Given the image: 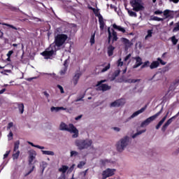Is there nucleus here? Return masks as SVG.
I'll return each instance as SVG.
<instances>
[{
	"mask_svg": "<svg viewBox=\"0 0 179 179\" xmlns=\"http://www.w3.org/2000/svg\"><path fill=\"white\" fill-rule=\"evenodd\" d=\"M60 131H67L70 134H74L72 135V138H78L79 136V130L76 128L73 124H69V127L66 124L62 122L59 126Z\"/></svg>",
	"mask_w": 179,
	"mask_h": 179,
	"instance_id": "nucleus-1",
	"label": "nucleus"
},
{
	"mask_svg": "<svg viewBox=\"0 0 179 179\" xmlns=\"http://www.w3.org/2000/svg\"><path fill=\"white\" fill-rule=\"evenodd\" d=\"M76 146H78L80 150H83V149H87L92 146L93 141L92 140H76Z\"/></svg>",
	"mask_w": 179,
	"mask_h": 179,
	"instance_id": "nucleus-2",
	"label": "nucleus"
},
{
	"mask_svg": "<svg viewBox=\"0 0 179 179\" xmlns=\"http://www.w3.org/2000/svg\"><path fill=\"white\" fill-rule=\"evenodd\" d=\"M68 40V35L64 34H58L55 37V47H62L65 44V41Z\"/></svg>",
	"mask_w": 179,
	"mask_h": 179,
	"instance_id": "nucleus-3",
	"label": "nucleus"
},
{
	"mask_svg": "<svg viewBox=\"0 0 179 179\" xmlns=\"http://www.w3.org/2000/svg\"><path fill=\"white\" fill-rule=\"evenodd\" d=\"M128 143H129V137L125 136L124 138L120 139L116 145L117 152H122L124 149L128 146Z\"/></svg>",
	"mask_w": 179,
	"mask_h": 179,
	"instance_id": "nucleus-4",
	"label": "nucleus"
},
{
	"mask_svg": "<svg viewBox=\"0 0 179 179\" xmlns=\"http://www.w3.org/2000/svg\"><path fill=\"white\" fill-rule=\"evenodd\" d=\"M163 113V107L161 108V110L157 112L155 115L150 116V117L147 118L145 120H144L143 122L141 124V127L143 128L144 127H148L150 122H152V121H155L160 114Z\"/></svg>",
	"mask_w": 179,
	"mask_h": 179,
	"instance_id": "nucleus-5",
	"label": "nucleus"
},
{
	"mask_svg": "<svg viewBox=\"0 0 179 179\" xmlns=\"http://www.w3.org/2000/svg\"><path fill=\"white\" fill-rule=\"evenodd\" d=\"M108 43L110 44L111 43V40H112V43H114L115 41H117L118 40V36L117 34V31H115V30H114V29H111L110 27L108 28Z\"/></svg>",
	"mask_w": 179,
	"mask_h": 179,
	"instance_id": "nucleus-6",
	"label": "nucleus"
},
{
	"mask_svg": "<svg viewBox=\"0 0 179 179\" xmlns=\"http://www.w3.org/2000/svg\"><path fill=\"white\" fill-rule=\"evenodd\" d=\"M142 0H132L130 1V3L133 8V10L135 12H140L143 10L145 7L141 4Z\"/></svg>",
	"mask_w": 179,
	"mask_h": 179,
	"instance_id": "nucleus-7",
	"label": "nucleus"
},
{
	"mask_svg": "<svg viewBox=\"0 0 179 179\" xmlns=\"http://www.w3.org/2000/svg\"><path fill=\"white\" fill-rule=\"evenodd\" d=\"M54 48H52V45H50L49 48H48L44 52L41 53L43 57H45L46 59H48L50 57L54 55V52L56 51L55 45H53Z\"/></svg>",
	"mask_w": 179,
	"mask_h": 179,
	"instance_id": "nucleus-8",
	"label": "nucleus"
},
{
	"mask_svg": "<svg viewBox=\"0 0 179 179\" xmlns=\"http://www.w3.org/2000/svg\"><path fill=\"white\" fill-rule=\"evenodd\" d=\"M20 145V141H17L14 143V148L13 152V160H17L19 156H20V151L19 150V146Z\"/></svg>",
	"mask_w": 179,
	"mask_h": 179,
	"instance_id": "nucleus-9",
	"label": "nucleus"
},
{
	"mask_svg": "<svg viewBox=\"0 0 179 179\" xmlns=\"http://www.w3.org/2000/svg\"><path fill=\"white\" fill-rule=\"evenodd\" d=\"M106 82H107V80H101L98 81L96 85V87H99V90H101L102 92H107V90H110V89H111L110 86L107 84H103Z\"/></svg>",
	"mask_w": 179,
	"mask_h": 179,
	"instance_id": "nucleus-10",
	"label": "nucleus"
},
{
	"mask_svg": "<svg viewBox=\"0 0 179 179\" xmlns=\"http://www.w3.org/2000/svg\"><path fill=\"white\" fill-rule=\"evenodd\" d=\"M115 173V169L108 168L102 172V179H106L108 178V177H113Z\"/></svg>",
	"mask_w": 179,
	"mask_h": 179,
	"instance_id": "nucleus-11",
	"label": "nucleus"
},
{
	"mask_svg": "<svg viewBox=\"0 0 179 179\" xmlns=\"http://www.w3.org/2000/svg\"><path fill=\"white\" fill-rule=\"evenodd\" d=\"M178 115H179V112L176 115H174L172 117H171L170 119H169L164 123V124L162 127V132H166V129H167V128L169 127V125H170V124H171V122H173V120H176V118H177V117H178Z\"/></svg>",
	"mask_w": 179,
	"mask_h": 179,
	"instance_id": "nucleus-12",
	"label": "nucleus"
},
{
	"mask_svg": "<svg viewBox=\"0 0 179 179\" xmlns=\"http://www.w3.org/2000/svg\"><path fill=\"white\" fill-rule=\"evenodd\" d=\"M178 115H179V112L176 115H174L172 117H171L170 119H169L164 123V124L162 127V132H166V129H167V128L169 127V125H170V124H171V122H173V120H176V118H177V117H178Z\"/></svg>",
	"mask_w": 179,
	"mask_h": 179,
	"instance_id": "nucleus-13",
	"label": "nucleus"
},
{
	"mask_svg": "<svg viewBox=\"0 0 179 179\" xmlns=\"http://www.w3.org/2000/svg\"><path fill=\"white\" fill-rule=\"evenodd\" d=\"M29 155V165L30 166L31 163H33V160L36 159V156H37V153L34 150H30L28 151Z\"/></svg>",
	"mask_w": 179,
	"mask_h": 179,
	"instance_id": "nucleus-14",
	"label": "nucleus"
},
{
	"mask_svg": "<svg viewBox=\"0 0 179 179\" xmlns=\"http://www.w3.org/2000/svg\"><path fill=\"white\" fill-rule=\"evenodd\" d=\"M124 104H125V99H120L112 102L110 107H121V106H124Z\"/></svg>",
	"mask_w": 179,
	"mask_h": 179,
	"instance_id": "nucleus-15",
	"label": "nucleus"
},
{
	"mask_svg": "<svg viewBox=\"0 0 179 179\" xmlns=\"http://www.w3.org/2000/svg\"><path fill=\"white\" fill-rule=\"evenodd\" d=\"M96 16L99 17V29L101 31L104 30V26H106V22H104V19L103 18V15L101 14H96Z\"/></svg>",
	"mask_w": 179,
	"mask_h": 179,
	"instance_id": "nucleus-16",
	"label": "nucleus"
},
{
	"mask_svg": "<svg viewBox=\"0 0 179 179\" xmlns=\"http://www.w3.org/2000/svg\"><path fill=\"white\" fill-rule=\"evenodd\" d=\"M80 76H82V73H76L74 76L73 77L72 82L74 85V86H76L78 85V82H79V79H80Z\"/></svg>",
	"mask_w": 179,
	"mask_h": 179,
	"instance_id": "nucleus-17",
	"label": "nucleus"
},
{
	"mask_svg": "<svg viewBox=\"0 0 179 179\" xmlns=\"http://www.w3.org/2000/svg\"><path fill=\"white\" fill-rule=\"evenodd\" d=\"M147 108H148V106L145 105L144 107L141 108L140 110L134 112L131 115V118H135V117H138V115H139V114H142V113H143V111H145V110H146Z\"/></svg>",
	"mask_w": 179,
	"mask_h": 179,
	"instance_id": "nucleus-18",
	"label": "nucleus"
},
{
	"mask_svg": "<svg viewBox=\"0 0 179 179\" xmlns=\"http://www.w3.org/2000/svg\"><path fill=\"white\" fill-rule=\"evenodd\" d=\"M169 114V112L168 111L166 113V115L156 125V127H155L156 129H159L160 127L162 125H163V124L164 123V121H166V120H167V117H168Z\"/></svg>",
	"mask_w": 179,
	"mask_h": 179,
	"instance_id": "nucleus-19",
	"label": "nucleus"
},
{
	"mask_svg": "<svg viewBox=\"0 0 179 179\" xmlns=\"http://www.w3.org/2000/svg\"><path fill=\"white\" fill-rule=\"evenodd\" d=\"M134 59H136V62L135 64V65L133 66V68L135 69L136 68H139V66H141V65H142V58H141V57H134Z\"/></svg>",
	"mask_w": 179,
	"mask_h": 179,
	"instance_id": "nucleus-20",
	"label": "nucleus"
},
{
	"mask_svg": "<svg viewBox=\"0 0 179 179\" xmlns=\"http://www.w3.org/2000/svg\"><path fill=\"white\" fill-rule=\"evenodd\" d=\"M114 50H115V47L113 46L112 45H110L108 47V57H113L114 54Z\"/></svg>",
	"mask_w": 179,
	"mask_h": 179,
	"instance_id": "nucleus-21",
	"label": "nucleus"
},
{
	"mask_svg": "<svg viewBox=\"0 0 179 179\" xmlns=\"http://www.w3.org/2000/svg\"><path fill=\"white\" fill-rule=\"evenodd\" d=\"M106 64L107 63H103V64L101 65V66L103 67V69L101 71V73H103V72H107V71H108V69L111 68V64H110V63H108L107 65Z\"/></svg>",
	"mask_w": 179,
	"mask_h": 179,
	"instance_id": "nucleus-22",
	"label": "nucleus"
},
{
	"mask_svg": "<svg viewBox=\"0 0 179 179\" xmlns=\"http://www.w3.org/2000/svg\"><path fill=\"white\" fill-rule=\"evenodd\" d=\"M113 29H115L116 30H118V31H122V33H125L126 30L125 28L122 27L121 26L116 25L115 24H113Z\"/></svg>",
	"mask_w": 179,
	"mask_h": 179,
	"instance_id": "nucleus-23",
	"label": "nucleus"
},
{
	"mask_svg": "<svg viewBox=\"0 0 179 179\" xmlns=\"http://www.w3.org/2000/svg\"><path fill=\"white\" fill-rule=\"evenodd\" d=\"M17 106L20 114H23V113H24V104H23V103H17Z\"/></svg>",
	"mask_w": 179,
	"mask_h": 179,
	"instance_id": "nucleus-24",
	"label": "nucleus"
},
{
	"mask_svg": "<svg viewBox=\"0 0 179 179\" xmlns=\"http://www.w3.org/2000/svg\"><path fill=\"white\" fill-rule=\"evenodd\" d=\"M160 65V63L157 61H154L151 63L150 65V69H156V68H158V66Z\"/></svg>",
	"mask_w": 179,
	"mask_h": 179,
	"instance_id": "nucleus-25",
	"label": "nucleus"
},
{
	"mask_svg": "<svg viewBox=\"0 0 179 179\" xmlns=\"http://www.w3.org/2000/svg\"><path fill=\"white\" fill-rule=\"evenodd\" d=\"M69 169L68 166L66 165H62L61 168L59 169V171L60 173H62L63 174H65L66 173V171Z\"/></svg>",
	"mask_w": 179,
	"mask_h": 179,
	"instance_id": "nucleus-26",
	"label": "nucleus"
},
{
	"mask_svg": "<svg viewBox=\"0 0 179 179\" xmlns=\"http://www.w3.org/2000/svg\"><path fill=\"white\" fill-rule=\"evenodd\" d=\"M0 24H2L3 26H7V27H10V29H13L14 30H20V28H16V27L7 23H1Z\"/></svg>",
	"mask_w": 179,
	"mask_h": 179,
	"instance_id": "nucleus-27",
	"label": "nucleus"
},
{
	"mask_svg": "<svg viewBox=\"0 0 179 179\" xmlns=\"http://www.w3.org/2000/svg\"><path fill=\"white\" fill-rule=\"evenodd\" d=\"M43 155H47L48 156H54L55 154L52 151L42 150Z\"/></svg>",
	"mask_w": 179,
	"mask_h": 179,
	"instance_id": "nucleus-28",
	"label": "nucleus"
},
{
	"mask_svg": "<svg viewBox=\"0 0 179 179\" xmlns=\"http://www.w3.org/2000/svg\"><path fill=\"white\" fill-rule=\"evenodd\" d=\"M151 20H155V22H163L164 20V18H160L157 16L151 17Z\"/></svg>",
	"mask_w": 179,
	"mask_h": 179,
	"instance_id": "nucleus-29",
	"label": "nucleus"
},
{
	"mask_svg": "<svg viewBox=\"0 0 179 179\" xmlns=\"http://www.w3.org/2000/svg\"><path fill=\"white\" fill-rule=\"evenodd\" d=\"M94 37H96V32L93 33L91 36L90 41L91 45H93V44H94L95 43Z\"/></svg>",
	"mask_w": 179,
	"mask_h": 179,
	"instance_id": "nucleus-30",
	"label": "nucleus"
},
{
	"mask_svg": "<svg viewBox=\"0 0 179 179\" xmlns=\"http://www.w3.org/2000/svg\"><path fill=\"white\" fill-rule=\"evenodd\" d=\"M145 131L146 130H142V131H138L137 133H136L132 136L133 139H135V138H136L138 135H142V134H143V132H145Z\"/></svg>",
	"mask_w": 179,
	"mask_h": 179,
	"instance_id": "nucleus-31",
	"label": "nucleus"
},
{
	"mask_svg": "<svg viewBox=\"0 0 179 179\" xmlns=\"http://www.w3.org/2000/svg\"><path fill=\"white\" fill-rule=\"evenodd\" d=\"M128 13H129V16H131V17H136V16H137L136 13H135L131 10H128Z\"/></svg>",
	"mask_w": 179,
	"mask_h": 179,
	"instance_id": "nucleus-32",
	"label": "nucleus"
},
{
	"mask_svg": "<svg viewBox=\"0 0 179 179\" xmlns=\"http://www.w3.org/2000/svg\"><path fill=\"white\" fill-rule=\"evenodd\" d=\"M120 71H116L113 73L112 80H114L120 75Z\"/></svg>",
	"mask_w": 179,
	"mask_h": 179,
	"instance_id": "nucleus-33",
	"label": "nucleus"
},
{
	"mask_svg": "<svg viewBox=\"0 0 179 179\" xmlns=\"http://www.w3.org/2000/svg\"><path fill=\"white\" fill-rule=\"evenodd\" d=\"M79 155V152H78L77 151H71L70 152V156L71 157H76V156H78Z\"/></svg>",
	"mask_w": 179,
	"mask_h": 179,
	"instance_id": "nucleus-34",
	"label": "nucleus"
},
{
	"mask_svg": "<svg viewBox=\"0 0 179 179\" xmlns=\"http://www.w3.org/2000/svg\"><path fill=\"white\" fill-rule=\"evenodd\" d=\"M171 41L173 44V45H176L177 43H178V39L176 38V36H173L171 37Z\"/></svg>",
	"mask_w": 179,
	"mask_h": 179,
	"instance_id": "nucleus-35",
	"label": "nucleus"
},
{
	"mask_svg": "<svg viewBox=\"0 0 179 179\" xmlns=\"http://www.w3.org/2000/svg\"><path fill=\"white\" fill-rule=\"evenodd\" d=\"M86 164V162L81 161L80 162V163L78 164L77 167L78 169H83V166H85Z\"/></svg>",
	"mask_w": 179,
	"mask_h": 179,
	"instance_id": "nucleus-36",
	"label": "nucleus"
},
{
	"mask_svg": "<svg viewBox=\"0 0 179 179\" xmlns=\"http://www.w3.org/2000/svg\"><path fill=\"white\" fill-rule=\"evenodd\" d=\"M152 34H153V30L149 29V30L148 31V34H147V36H145V40H146V38H149V37H152Z\"/></svg>",
	"mask_w": 179,
	"mask_h": 179,
	"instance_id": "nucleus-37",
	"label": "nucleus"
},
{
	"mask_svg": "<svg viewBox=\"0 0 179 179\" xmlns=\"http://www.w3.org/2000/svg\"><path fill=\"white\" fill-rule=\"evenodd\" d=\"M179 31V22L176 24V27L173 29V32Z\"/></svg>",
	"mask_w": 179,
	"mask_h": 179,
	"instance_id": "nucleus-38",
	"label": "nucleus"
},
{
	"mask_svg": "<svg viewBox=\"0 0 179 179\" xmlns=\"http://www.w3.org/2000/svg\"><path fill=\"white\" fill-rule=\"evenodd\" d=\"M157 61L159 64H161V65H166V62H164V61H163L160 57H158V58L157 59Z\"/></svg>",
	"mask_w": 179,
	"mask_h": 179,
	"instance_id": "nucleus-39",
	"label": "nucleus"
},
{
	"mask_svg": "<svg viewBox=\"0 0 179 179\" xmlns=\"http://www.w3.org/2000/svg\"><path fill=\"white\" fill-rule=\"evenodd\" d=\"M149 61L144 62L143 64L141 66V69H143V68H148V66H149Z\"/></svg>",
	"mask_w": 179,
	"mask_h": 179,
	"instance_id": "nucleus-40",
	"label": "nucleus"
},
{
	"mask_svg": "<svg viewBox=\"0 0 179 179\" xmlns=\"http://www.w3.org/2000/svg\"><path fill=\"white\" fill-rule=\"evenodd\" d=\"M50 111H56V113H58V111H59V107H51L50 108Z\"/></svg>",
	"mask_w": 179,
	"mask_h": 179,
	"instance_id": "nucleus-41",
	"label": "nucleus"
},
{
	"mask_svg": "<svg viewBox=\"0 0 179 179\" xmlns=\"http://www.w3.org/2000/svg\"><path fill=\"white\" fill-rule=\"evenodd\" d=\"M169 15H170L169 10H165L164 11V16H166V17H169V16H170Z\"/></svg>",
	"mask_w": 179,
	"mask_h": 179,
	"instance_id": "nucleus-42",
	"label": "nucleus"
},
{
	"mask_svg": "<svg viewBox=\"0 0 179 179\" xmlns=\"http://www.w3.org/2000/svg\"><path fill=\"white\" fill-rule=\"evenodd\" d=\"M67 71H68V69H64H64L61 70L60 72H59L61 76H63V75H65V73H66Z\"/></svg>",
	"mask_w": 179,
	"mask_h": 179,
	"instance_id": "nucleus-43",
	"label": "nucleus"
},
{
	"mask_svg": "<svg viewBox=\"0 0 179 179\" xmlns=\"http://www.w3.org/2000/svg\"><path fill=\"white\" fill-rule=\"evenodd\" d=\"M57 87H58V89H59L60 92L62 93V94H63V93H65V91H64V87H62V86L57 85Z\"/></svg>",
	"mask_w": 179,
	"mask_h": 179,
	"instance_id": "nucleus-44",
	"label": "nucleus"
},
{
	"mask_svg": "<svg viewBox=\"0 0 179 179\" xmlns=\"http://www.w3.org/2000/svg\"><path fill=\"white\" fill-rule=\"evenodd\" d=\"M136 82H139L138 79H129V83H136Z\"/></svg>",
	"mask_w": 179,
	"mask_h": 179,
	"instance_id": "nucleus-45",
	"label": "nucleus"
},
{
	"mask_svg": "<svg viewBox=\"0 0 179 179\" xmlns=\"http://www.w3.org/2000/svg\"><path fill=\"white\" fill-rule=\"evenodd\" d=\"M122 65H124V62H122V59L120 58L117 61V66H122Z\"/></svg>",
	"mask_w": 179,
	"mask_h": 179,
	"instance_id": "nucleus-46",
	"label": "nucleus"
},
{
	"mask_svg": "<svg viewBox=\"0 0 179 179\" xmlns=\"http://www.w3.org/2000/svg\"><path fill=\"white\" fill-rule=\"evenodd\" d=\"M122 41L124 44H129V39H127L126 38H122Z\"/></svg>",
	"mask_w": 179,
	"mask_h": 179,
	"instance_id": "nucleus-47",
	"label": "nucleus"
},
{
	"mask_svg": "<svg viewBox=\"0 0 179 179\" xmlns=\"http://www.w3.org/2000/svg\"><path fill=\"white\" fill-rule=\"evenodd\" d=\"M131 54L127 55L124 57V62H127V61H128V59H129V58H131Z\"/></svg>",
	"mask_w": 179,
	"mask_h": 179,
	"instance_id": "nucleus-48",
	"label": "nucleus"
},
{
	"mask_svg": "<svg viewBox=\"0 0 179 179\" xmlns=\"http://www.w3.org/2000/svg\"><path fill=\"white\" fill-rule=\"evenodd\" d=\"M155 15H162V13H163V11L160 10H155L154 12Z\"/></svg>",
	"mask_w": 179,
	"mask_h": 179,
	"instance_id": "nucleus-49",
	"label": "nucleus"
},
{
	"mask_svg": "<svg viewBox=\"0 0 179 179\" xmlns=\"http://www.w3.org/2000/svg\"><path fill=\"white\" fill-rule=\"evenodd\" d=\"M13 127V122H9L7 126V129H10Z\"/></svg>",
	"mask_w": 179,
	"mask_h": 179,
	"instance_id": "nucleus-50",
	"label": "nucleus"
},
{
	"mask_svg": "<svg viewBox=\"0 0 179 179\" xmlns=\"http://www.w3.org/2000/svg\"><path fill=\"white\" fill-rule=\"evenodd\" d=\"M34 171V166H32L31 169L25 175V176H29V174H31L33 171Z\"/></svg>",
	"mask_w": 179,
	"mask_h": 179,
	"instance_id": "nucleus-51",
	"label": "nucleus"
},
{
	"mask_svg": "<svg viewBox=\"0 0 179 179\" xmlns=\"http://www.w3.org/2000/svg\"><path fill=\"white\" fill-rule=\"evenodd\" d=\"M13 54V50H9L6 55L7 57H12Z\"/></svg>",
	"mask_w": 179,
	"mask_h": 179,
	"instance_id": "nucleus-52",
	"label": "nucleus"
},
{
	"mask_svg": "<svg viewBox=\"0 0 179 179\" xmlns=\"http://www.w3.org/2000/svg\"><path fill=\"white\" fill-rule=\"evenodd\" d=\"M34 79H37V77H32V78H26V80H27V82H31V80H33Z\"/></svg>",
	"mask_w": 179,
	"mask_h": 179,
	"instance_id": "nucleus-53",
	"label": "nucleus"
},
{
	"mask_svg": "<svg viewBox=\"0 0 179 179\" xmlns=\"http://www.w3.org/2000/svg\"><path fill=\"white\" fill-rule=\"evenodd\" d=\"M64 69H68V60H65L64 62Z\"/></svg>",
	"mask_w": 179,
	"mask_h": 179,
	"instance_id": "nucleus-54",
	"label": "nucleus"
},
{
	"mask_svg": "<svg viewBox=\"0 0 179 179\" xmlns=\"http://www.w3.org/2000/svg\"><path fill=\"white\" fill-rule=\"evenodd\" d=\"M83 99H85V94L82 96L80 98H78L76 101H83Z\"/></svg>",
	"mask_w": 179,
	"mask_h": 179,
	"instance_id": "nucleus-55",
	"label": "nucleus"
},
{
	"mask_svg": "<svg viewBox=\"0 0 179 179\" xmlns=\"http://www.w3.org/2000/svg\"><path fill=\"white\" fill-rule=\"evenodd\" d=\"M43 94H44V96H45V97H47V99H48V97H50V94H48V92H47V91L43 92Z\"/></svg>",
	"mask_w": 179,
	"mask_h": 179,
	"instance_id": "nucleus-56",
	"label": "nucleus"
},
{
	"mask_svg": "<svg viewBox=\"0 0 179 179\" xmlns=\"http://www.w3.org/2000/svg\"><path fill=\"white\" fill-rule=\"evenodd\" d=\"M27 143H29V145H31V146H32L33 148H36V146H37V145H34V143L28 141Z\"/></svg>",
	"mask_w": 179,
	"mask_h": 179,
	"instance_id": "nucleus-57",
	"label": "nucleus"
},
{
	"mask_svg": "<svg viewBox=\"0 0 179 179\" xmlns=\"http://www.w3.org/2000/svg\"><path fill=\"white\" fill-rule=\"evenodd\" d=\"M5 92H6V89L3 88L1 90H0V94H3V93H5Z\"/></svg>",
	"mask_w": 179,
	"mask_h": 179,
	"instance_id": "nucleus-58",
	"label": "nucleus"
},
{
	"mask_svg": "<svg viewBox=\"0 0 179 179\" xmlns=\"http://www.w3.org/2000/svg\"><path fill=\"white\" fill-rule=\"evenodd\" d=\"M80 118H82V115H78V117H76L75 118V120H76V121H78V120H80Z\"/></svg>",
	"mask_w": 179,
	"mask_h": 179,
	"instance_id": "nucleus-59",
	"label": "nucleus"
},
{
	"mask_svg": "<svg viewBox=\"0 0 179 179\" xmlns=\"http://www.w3.org/2000/svg\"><path fill=\"white\" fill-rule=\"evenodd\" d=\"M114 131H117V132H120V129L119 127H113Z\"/></svg>",
	"mask_w": 179,
	"mask_h": 179,
	"instance_id": "nucleus-60",
	"label": "nucleus"
},
{
	"mask_svg": "<svg viewBox=\"0 0 179 179\" xmlns=\"http://www.w3.org/2000/svg\"><path fill=\"white\" fill-rule=\"evenodd\" d=\"M171 2H173V3H178L179 0H169Z\"/></svg>",
	"mask_w": 179,
	"mask_h": 179,
	"instance_id": "nucleus-61",
	"label": "nucleus"
},
{
	"mask_svg": "<svg viewBox=\"0 0 179 179\" xmlns=\"http://www.w3.org/2000/svg\"><path fill=\"white\" fill-rule=\"evenodd\" d=\"M36 148H37L38 149H41V150L44 149V147L40 146L38 145H36Z\"/></svg>",
	"mask_w": 179,
	"mask_h": 179,
	"instance_id": "nucleus-62",
	"label": "nucleus"
},
{
	"mask_svg": "<svg viewBox=\"0 0 179 179\" xmlns=\"http://www.w3.org/2000/svg\"><path fill=\"white\" fill-rule=\"evenodd\" d=\"M10 136L11 139L13 137V133H12V131H10L8 134V138Z\"/></svg>",
	"mask_w": 179,
	"mask_h": 179,
	"instance_id": "nucleus-63",
	"label": "nucleus"
},
{
	"mask_svg": "<svg viewBox=\"0 0 179 179\" xmlns=\"http://www.w3.org/2000/svg\"><path fill=\"white\" fill-rule=\"evenodd\" d=\"M58 179H65V176H60Z\"/></svg>",
	"mask_w": 179,
	"mask_h": 179,
	"instance_id": "nucleus-64",
	"label": "nucleus"
}]
</instances>
